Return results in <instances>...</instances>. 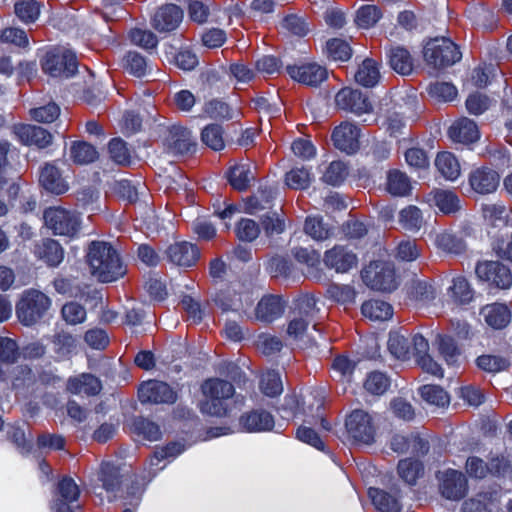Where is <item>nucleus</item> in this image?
<instances>
[{
  "label": "nucleus",
  "instance_id": "1",
  "mask_svg": "<svg viewBox=\"0 0 512 512\" xmlns=\"http://www.w3.org/2000/svg\"><path fill=\"white\" fill-rule=\"evenodd\" d=\"M51 306L52 300L45 293L27 289L16 304V315L23 325L32 326L47 314Z\"/></svg>",
  "mask_w": 512,
  "mask_h": 512
},
{
  "label": "nucleus",
  "instance_id": "2",
  "mask_svg": "<svg viewBox=\"0 0 512 512\" xmlns=\"http://www.w3.org/2000/svg\"><path fill=\"white\" fill-rule=\"evenodd\" d=\"M126 273L127 265L117 248L109 242L98 241V282H117Z\"/></svg>",
  "mask_w": 512,
  "mask_h": 512
},
{
  "label": "nucleus",
  "instance_id": "3",
  "mask_svg": "<svg viewBox=\"0 0 512 512\" xmlns=\"http://www.w3.org/2000/svg\"><path fill=\"white\" fill-rule=\"evenodd\" d=\"M318 312L314 296L306 294L298 297L287 325V335L293 339L302 338Z\"/></svg>",
  "mask_w": 512,
  "mask_h": 512
},
{
  "label": "nucleus",
  "instance_id": "4",
  "mask_svg": "<svg viewBox=\"0 0 512 512\" xmlns=\"http://www.w3.org/2000/svg\"><path fill=\"white\" fill-rule=\"evenodd\" d=\"M423 53L425 61L439 69L455 64L462 56L458 46L445 37L428 41Z\"/></svg>",
  "mask_w": 512,
  "mask_h": 512
},
{
  "label": "nucleus",
  "instance_id": "5",
  "mask_svg": "<svg viewBox=\"0 0 512 512\" xmlns=\"http://www.w3.org/2000/svg\"><path fill=\"white\" fill-rule=\"evenodd\" d=\"M363 282L373 290L393 291L397 287L394 265L386 261H373L361 271Z\"/></svg>",
  "mask_w": 512,
  "mask_h": 512
},
{
  "label": "nucleus",
  "instance_id": "6",
  "mask_svg": "<svg viewBox=\"0 0 512 512\" xmlns=\"http://www.w3.org/2000/svg\"><path fill=\"white\" fill-rule=\"evenodd\" d=\"M43 71L52 77H71L78 67L74 52L65 48L48 51L41 61Z\"/></svg>",
  "mask_w": 512,
  "mask_h": 512
},
{
  "label": "nucleus",
  "instance_id": "7",
  "mask_svg": "<svg viewBox=\"0 0 512 512\" xmlns=\"http://www.w3.org/2000/svg\"><path fill=\"white\" fill-rule=\"evenodd\" d=\"M161 137L165 150L174 156L186 155L196 149V139L191 130L180 124L165 127Z\"/></svg>",
  "mask_w": 512,
  "mask_h": 512
},
{
  "label": "nucleus",
  "instance_id": "8",
  "mask_svg": "<svg viewBox=\"0 0 512 512\" xmlns=\"http://www.w3.org/2000/svg\"><path fill=\"white\" fill-rule=\"evenodd\" d=\"M44 220L45 225L57 235L73 236L79 227L77 215L61 207L46 209Z\"/></svg>",
  "mask_w": 512,
  "mask_h": 512
},
{
  "label": "nucleus",
  "instance_id": "9",
  "mask_svg": "<svg viewBox=\"0 0 512 512\" xmlns=\"http://www.w3.org/2000/svg\"><path fill=\"white\" fill-rule=\"evenodd\" d=\"M337 108L355 115L371 113L372 103L366 93L350 87L342 88L335 95Z\"/></svg>",
  "mask_w": 512,
  "mask_h": 512
},
{
  "label": "nucleus",
  "instance_id": "10",
  "mask_svg": "<svg viewBox=\"0 0 512 512\" xmlns=\"http://www.w3.org/2000/svg\"><path fill=\"white\" fill-rule=\"evenodd\" d=\"M477 277L500 289H509L512 285L510 269L498 261L478 262L475 267Z\"/></svg>",
  "mask_w": 512,
  "mask_h": 512
},
{
  "label": "nucleus",
  "instance_id": "11",
  "mask_svg": "<svg viewBox=\"0 0 512 512\" xmlns=\"http://www.w3.org/2000/svg\"><path fill=\"white\" fill-rule=\"evenodd\" d=\"M348 434L357 442L370 444L374 440L375 429L370 415L360 409L354 410L346 419Z\"/></svg>",
  "mask_w": 512,
  "mask_h": 512
},
{
  "label": "nucleus",
  "instance_id": "12",
  "mask_svg": "<svg viewBox=\"0 0 512 512\" xmlns=\"http://www.w3.org/2000/svg\"><path fill=\"white\" fill-rule=\"evenodd\" d=\"M439 491L448 500H459L467 493V479L457 470L448 469L438 472Z\"/></svg>",
  "mask_w": 512,
  "mask_h": 512
},
{
  "label": "nucleus",
  "instance_id": "13",
  "mask_svg": "<svg viewBox=\"0 0 512 512\" xmlns=\"http://www.w3.org/2000/svg\"><path fill=\"white\" fill-rule=\"evenodd\" d=\"M138 397L142 403L173 404L177 393L165 382L150 380L140 385Z\"/></svg>",
  "mask_w": 512,
  "mask_h": 512
},
{
  "label": "nucleus",
  "instance_id": "14",
  "mask_svg": "<svg viewBox=\"0 0 512 512\" xmlns=\"http://www.w3.org/2000/svg\"><path fill=\"white\" fill-rule=\"evenodd\" d=\"M323 262L337 273H347L357 267V255L347 246L335 245L324 253Z\"/></svg>",
  "mask_w": 512,
  "mask_h": 512
},
{
  "label": "nucleus",
  "instance_id": "15",
  "mask_svg": "<svg viewBox=\"0 0 512 512\" xmlns=\"http://www.w3.org/2000/svg\"><path fill=\"white\" fill-rule=\"evenodd\" d=\"M286 70L293 80L308 86L316 87L328 77L327 69L317 63L289 65Z\"/></svg>",
  "mask_w": 512,
  "mask_h": 512
},
{
  "label": "nucleus",
  "instance_id": "16",
  "mask_svg": "<svg viewBox=\"0 0 512 512\" xmlns=\"http://www.w3.org/2000/svg\"><path fill=\"white\" fill-rule=\"evenodd\" d=\"M13 133L17 139L24 145H35L38 148H45L52 143V135L46 129L31 125L17 124L13 126Z\"/></svg>",
  "mask_w": 512,
  "mask_h": 512
},
{
  "label": "nucleus",
  "instance_id": "17",
  "mask_svg": "<svg viewBox=\"0 0 512 512\" xmlns=\"http://www.w3.org/2000/svg\"><path fill=\"white\" fill-rule=\"evenodd\" d=\"M359 128L350 122H342L332 132L334 146L348 154H352L359 148Z\"/></svg>",
  "mask_w": 512,
  "mask_h": 512
},
{
  "label": "nucleus",
  "instance_id": "18",
  "mask_svg": "<svg viewBox=\"0 0 512 512\" xmlns=\"http://www.w3.org/2000/svg\"><path fill=\"white\" fill-rule=\"evenodd\" d=\"M165 253L172 264L180 267H191L196 264L200 257L197 246L186 241L171 244Z\"/></svg>",
  "mask_w": 512,
  "mask_h": 512
},
{
  "label": "nucleus",
  "instance_id": "19",
  "mask_svg": "<svg viewBox=\"0 0 512 512\" xmlns=\"http://www.w3.org/2000/svg\"><path fill=\"white\" fill-rule=\"evenodd\" d=\"M183 19V11L175 4H166L159 7L153 15L152 26L158 32L175 30Z\"/></svg>",
  "mask_w": 512,
  "mask_h": 512
},
{
  "label": "nucleus",
  "instance_id": "20",
  "mask_svg": "<svg viewBox=\"0 0 512 512\" xmlns=\"http://www.w3.org/2000/svg\"><path fill=\"white\" fill-rule=\"evenodd\" d=\"M79 497V488L73 479L65 477L58 483L52 509L55 512H74L72 504Z\"/></svg>",
  "mask_w": 512,
  "mask_h": 512
},
{
  "label": "nucleus",
  "instance_id": "21",
  "mask_svg": "<svg viewBox=\"0 0 512 512\" xmlns=\"http://www.w3.org/2000/svg\"><path fill=\"white\" fill-rule=\"evenodd\" d=\"M499 174L490 168L482 167L469 175V185L478 194L485 195L496 191L499 185Z\"/></svg>",
  "mask_w": 512,
  "mask_h": 512
},
{
  "label": "nucleus",
  "instance_id": "22",
  "mask_svg": "<svg viewBox=\"0 0 512 512\" xmlns=\"http://www.w3.org/2000/svg\"><path fill=\"white\" fill-rule=\"evenodd\" d=\"M429 344L428 341L419 334L413 336V356L416 359L418 365L429 374L437 377L443 376V370L441 366L435 362L428 354Z\"/></svg>",
  "mask_w": 512,
  "mask_h": 512
},
{
  "label": "nucleus",
  "instance_id": "23",
  "mask_svg": "<svg viewBox=\"0 0 512 512\" xmlns=\"http://www.w3.org/2000/svg\"><path fill=\"white\" fill-rule=\"evenodd\" d=\"M239 425L246 432H262L271 430L274 426L273 416L262 409L252 410L242 414Z\"/></svg>",
  "mask_w": 512,
  "mask_h": 512
},
{
  "label": "nucleus",
  "instance_id": "24",
  "mask_svg": "<svg viewBox=\"0 0 512 512\" xmlns=\"http://www.w3.org/2000/svg\"><path fill=\"white\" fill-rule=\"evenodd\" d=\"M284 313V302L281 297L267 295L262 297L255 308V319L264 323H271Z\"/></svg>",
  "mask_w": 512,
  "mask_h": 512
},
{
  "label": "nucleus",
  "instance_id": "25",
  "mask_svg": "<svg viewBox=\"0 0 512 512\" xmlns=\"http://www.w3.org/2000/svg\"><path fill=\"white\" fill-rule=\"evenodd\" d=\"M256 177V166L247 161L235 164L228 172L230 185L238 191L247 190Z\"/></svg>",
  "mask_w": 512,
  "mask_h": 512
},
{
  "label": "nucleus",
  "instance_id": "26",
  "mask_svg": "<svg viewBox=\"0 0 512 512\" xmlns=\"http://www.w3.org/2000/svg\"><path fill=\"white\" fill-rule=\"evenodd\" d=\"M39 181L45 190L56 195L64 194L69 189L58 168L52 164H46L42 168Z\"/></svg>",
  "mask_w": 512,
  "mask_h": 512
},
{
  "label": "nucleus",
  "instance_id": "27",
  "mask_svg": "<svg viewBox=\"0 0 512 512\" xmlns=\"http://www.w3.org/2000/svg\"><path fill=\"white\" fill-rule=\"evenodd\" d=\"M480 315L490 327L502 329L506 327L511 320V312L505 304L493 303L484 306Z\"/></svg>",
  "mask_w": 512,
  "mask_h": 512
},
{
  "label": "nucleus",
  "instance_id": "28",
  "mask_svg": "<svg viewBox=\"0 0 512 512\" xmlns=\"http://www.w3.org/2000/svg\"><path fill=\"white\" fill-rule=\"evenodd\" d=\"M449 136L455 142L473 143L479 139V130L473 120L461 118L451 125Z\"/></svg>",
  "mask_w": 512,
  "mask_h": 512
},
{
  "label": "nucleus",
  "instance_id": "29",
  "mask_svg": "<svg viewBox=\"0 0 512 512\" xmlns=\"http://www.w3.org/2000/svg\"><path fill=\"white\" fill-rule=\"evenodd\" d=\"M497 491L480 492L463 503V512H492L498 506Z\"/></svg>",
  "mask_w": 512,
  "mask_h": 512
},
{
  "label": "nucleus",
  "instance_id": "30",
  "mask_svg": "<svg viewBox=\"0 0 512 512\" xmlns=\"http://www.w3.org/2000/svg\"><path fill=\"white\" fill-rule=\"evenodd\" d=\"M66 389L75 395H94L96 393V378L88 373L70 377L67 381Z\"/></svg>",
  "mask_w": 512,
  "mask_h": 512
},
{
  "label": "nucleus",
  "instance_id": "31",
  "mask_svg": "<svg viewBox=\"0 0 512 512\" xmlns=\"http://www.w3.org/2000/svg\"><path fill=\"white\" fill-rule=\"evenodd\" d=\"M36 255L43 259L49 266L59 265L64 257L62 247L58 242L52 239H45L41 244L37 245Z\"/></svg>",
  "mask_w": 512,
  "mask_h": 512
},
{
  "label": "nucleus",
  "instance_id": "32",
  "mask_svg": "<svg viewBox=\"0 0 512 512\" xmlns=\"http://www.w3.org/2000/svg\"><path fill=\"white\" fill-rule=\"evenodd\" d=\"M361 311L364 317L372 321H385L392 317V306L382 300L372 299L362 304Z\"/></svg>",
  "mask_w": 512,
  "mask_h": 512
},
{
  "label": "nucleus",
  "instance_id": "33",
  "mask_svg": "<svg viewBox=\"0 0 512 512\" xmlns=\"http://www.w3.org/2000/svg\"><path fill=\"white\" fill-rule=\"evenodd\" d=\"M202 392L205 397L230 400L235 394V389L230 382L219 378H213L208 379L203 383Z\"/></svg>",
  "mask_w": 512,
  "mask_h": 512
},
{
  "label": "nucleus",
  "instance_id": "34",
  "mask_svg": "<svg viewBox=\"0 0 512 512\" xmlns=\"http://www.w3.org/2000/svg\"><path fill=\"white\" fill-rule=\"evenodd\" d=\"M389 63L394 71L404 76L410 75L414 68L409 51L402 47H395L390 50Z\"/></svg>",
  "mask_w": 512,
  "mask_h": 512
},
{
  "label": "nucleus",
  "instance_id": "35",
  "mask_svg": "<svg viewBox=\"0 0 512 512\" xmlns=\"http://www.w3.org/2000/svg\"><path fill=\"white\" fill-rule=\"evenodd\" d=\"M380 79L378 63L370 58L365 59L355 73V80L364 87L375 86Z\"/></svg>",
  "mask_w": 512,
  "mask_h": 512
},
{
  "label": "nucleus",
  "instance_id": "36",
  "mask_svg": "<svg viewBox=\"0 0 512 512\" xmlns=\"http://www.w3.org/2000/svg\"><path fill=\"white\" fill-rule=\"evenodd\" d=\"M388 349L397 359H409L413 356V338L409 340L398 332H392L388 339Z\"/></svg>",
  "mask_w": 512,
  "mask_h": 512
},
{
  "label": "nucleus",
  "instance_id": "37",
  "mask_svg": "<svg viewBox=\"0 0 512 512\" xmlns=\"http://www.w3.org/2000/svg\"><path fill=\"white\" fill-rule=\"evenodd\" d=\"M435 166L440 174L447 180H455L460 175V164L450 152L439 153L435 160Z\"/></svg>",
  "mask_w": 512,
  "mask_h": 512
},
{
  "label": "nucleus",
  "instance_id": "38",
  "mask_svg": "<svg viewBox=\"0 0 512 512\" xmlns=\"http://www.w3.org/2000/svg\"><path fill=\"white\" fill-rule=\"evenodd\" d=\"M53 350L60 359L70 357L77 348L76 338L66 331H60L53 337Z\"/></svg>",
  "mask_w": 512,
  "mask_h": 512
},
{
  "label": "nucleus",
  "instance_id": "39",
  "mask_svg": "<svg viewBox=\"0 0 512 512\" xmlns=\"http://www.w3.org/2000/svg\"><path fill=\"white\" fill-rule=\"evenodd\" d=\"M70 159L77 165H85L94 161L96 149L85 141H74L69 150Z\"/></svg>",
  "mask_w": 512,
  "mask_h": 512
},
{
  "label": "nucleus",
  "instance_id": "40",
  "mask_svg": "<svg viewBox=\"0 0 512 512\" xmlns=\"http://www.w3.org/2000/svg\"><path fill=\"white\" fill-rule=\"evenodd\" d=\"M369 496L379 512H400L401 510L398 500L383 490L370 488Z\"/></svg>",
  "mask_w": 512,
  "mask_h": 512
},
{
  "label": "nucleus",
  "instance_id": "41",
  "mask_svg": "<svg viewBox=\"0 0 512 512\" xmlns=\"http://www.w3.org/2000/svg\"><path fill=\"white\" fill-rule=\"evenodd\" d=\"M387 191L394 196H405L411 185L407 175L399 170H391L387 175Z\"/></svg>",
  "mask_w": 512,
  "mask_h": 512
},
{
  "label": "nucleus",
  "instance_id": "42",
  "mask_svg": "<svg viewBox=\"0 0 512 512\" xmlns=\"http://www.w3.org/2000/svg\"><path fill=\"white\" fill-rule=\"evenodd\" d=\"M307 403V409H303V413L306 414L310 420H305L309 424H321L322 428L326 431L330 430V424L324 417V401L323 397H313L312 401L304 400V404Z\"/></svg>",
  "mask_w": 512,
  "mask_h": 512
},
{
  "label": "nucleus",
  "instance_id": "43",
  "mask_svg": "<svg viewBox=\"0 0 512 512\" xmlns=\"http://www.w3.org/2000/svg\"><path fill=\"white\" fill-rule=\"evenodd\" d=\"M435 205L445 214L455 213L460 209V199L452 191L436 190L433 193Z\"/></svg>",
  "mask_w": 512,
  "mask_h": 512
},
{
  "label": "nucleus",
  "instance_id": "44",
  "mask_svg": "<svg viewBox=\"0 0 512 512\" xmlns=\"http://www.w3.org/2000/svg\"><path fill=\"white\" fill-rule=\"evenodd\" d=\"M399 476L409 485H414L423 474V465L418 460L403 459L398 463Z\"/></svg>",
  "mask_w": 512,
  "mask_h": 512
},
{
  "label": "nucleus",
  "instance_id": "45",
  "mask_svg": "<svg viewBox=\"0 0 512 512\" xmlns=\"http://www.w3.org/2000/svg\"><path fill=\"white\" fill-rule=\"evenodd\" d=\"M419 392L423 400L438 407H445L450 402L448 393L438 385H424Z\"/></svg>",
  "mask_w": 512,
  "mask_h": 512
},
{
  "label": "nucleus",
  "instance_id": "46",
  "mask_svg": "<svg viewBox=\"0 0 512 512\" xmlns=\"http://www.w3.org/2000/svg\"><path fill=\"white\" fill-rule=\"evenodd\" d=\"M228 401L229 400L221 398L206 397V399L200 403V411L203 414L215 417L228 416L231 412Z\"/></svg>",
  "mask_w": 512,
  "mask_h": 512
},
{
  "label": "nucleus",
  "instance_id": "47",
  "mask_svg": "<svg viewBox=\"0 0 512 512\" xmlns=\"http://www.w3.org/2000/svg\"><path fill=\"white\" fill-rule=\"evenodd\" d=\"M363 386L372 395H382L389 388L390 379L382 372L373 371L367 375Z\"/></svg>",
  "mask_w": 512,
  "mask_h": 512
},
{
  "label": "nucleus",
  "instance_id": "48",
  "mask_svg": "<svg viewBox=\"0 0 512 512\" xmlns=\"http://www.w3.org/2000/svg\"><path fill=\"white\" fill-rule=\"evenodd\" d=\"M326 53L328 58L334 61H347L352 56V49L348 42L333 38L327 41Z\"/></svg>",
  "mask_w": 512,
  "mask_h": 512
},
{
  "label": "nucleus",
  "instance_id": "49",
  "mask_svg": "<svg viewBox=\"0 0 512 512\" xmlns=\"http://www.w3.org/2000/svg\"><path fill=\"white\" fill-rule=\"evenodd\" d=\"M435 244L443 251L453 254H460L466 250L465 242L448 232L437 234L435 237Z\"/></svg>",
  "mask_w": 512,
  "mask_h": 512
},
{
  "label": "nucleus",
  "instance_id": "50",
  "mask_svg": "<svg viewBox=\"0 0 512 512\" xmlns=\"http://www.w3.org/2000/svg\"><path fill=\"white\" fill-rule=\"evenodd\" d=\"M311 181V173L304 167L293 168L285 175L286 185L295 190L307 189L310 186Z\"/></svg>",
  "mask_w": 512,
  "mask_h": 512
},
{
  "label": "nucleus",
  "instance_id": "51",
  "mask_svg": "<svg viewBox=\"0 0 512 512\" xmlns=\"http://www.w3.org/2000/svg\"><path fill=\"white\" fill-rule=\"evenodd\" d=\"M304 230L306 234L317 241L326 240L332 235V229L323 223L320 217H308L305 221Z\"/></svg>",
  "mask_w": 512,
  "mask_h": 512
},
{
  "label": "nucleus",
  "instance_id": "52",
  "mask_svg": "<svg viewBox=\"0 0 512 512\" xmlns=\"http://www.w3.org/2000/svg\"><path fill=\"white\" fill-rule=\"evenodd\" d=\"M382 17L381 10L376 5H363L357 10L355 22L361 28L374 26Z\"/></svg>",
  "mask_w": 512,
  "mask_h": 512
},
{
  "label": "nucleus",
  "instance_id": "53",
  "mask_svg": "<svg viewBox=\"0 0 512 512\" xmlns=\"http://www.w3.org/2000/svg\"><path fill=\"white\" fill-rule=\"evenodd\" d=\"M134 432L143 436L148 441H157L161 438V430L159 426L143 417H137L133 421Z\"/></svg>",
  "mask_w": 512,
  "mask_h": 512
},
{
  "label": "nucleus",
  "instance_id": "54",
  "mask_svg": "<svg viewBox=\"0 0 512 512\" xmlns=\"http://www.w3.org/2000/svg\"><path fill=\"white\" fill-rule=\"evenodd\" d=\"M399 223L409 231L419 230L423 223L422 213L416 206H408L399 213Z\"/></svg>",
  "mask_w": 512,
  "mask_h": 512
},
{
  "label": "nucleus",
  "instance_id": "55",
  "mask_svg": "<svg viewBox=\"0 0 512 512\" xmlns=\"http://www.w3.org/2000/svg\"><path fill=\"white\" fill-rule=\"evenodd\" d=\"M202 142L212 150L219 151L224 148L223 130L220 125H207L201 133Z\"/></svg>",
  "mask_w": 512,
  "mask_h": 512
},
{
  "label": "nucleus",
  "instance_id": "56",
  "mask_svg": "<svg viewBox=\"0 0 512 512\" xmlns=\"http://www.w3.org/2000/svg\"><path fill=\"white\" fill-rule=\"evenodd\" d=\"M437 344L439 354L443 357L448 365H453L457 362L460 351L456 345L455 340L449 336H437Z\"/></svg>",
  "mask_w": 512,
  "mask_h": 512
},
{
  "label": "nucleus",
  "instance_id": "57",
  "mask_svg": "<svg viewBox=\"0 0 512 512\" xmlns=\"http://www.w3.org/2000/svg\"><path fill=\"white\" fill-rule=\"evenodd\" d=\"M214 301L223 311H239L242 308L241 296L234 290L220 291Z\"/></svg>",
  "mask_w": 512,
  "mask_h": 512
},
{
  "label": "nucleus",
  "instance_id": "58",
  "mask_svg": "<svg viewBox=\"0 0 512 512\" xmlns=\"http://www.w3.org/2000/svg\"><path fill=\"white\" fill-rule=\"evenodd\" d=\"M261 391L269 397H275L282 393L283 385L280 375L276 371H267L260 380Z\"/></svg>",
  "mask_w": 512,
  "mask_h": 512
},
{
  "label": "nucleus",
  "instance_id": "59",
  "mask_svg": "<svg viewBox=\"0 0 512 512\" xmlns=\"http://www.w3.org/2000/svg\"><path fill=\"white\" fill-rule=\"evenodd\" d=\"M110 158L119 165H129L131 162L130 151L126 143L120 138L112 139L108 144Z\"/></svg>",
  "mask_w": 512,
  "mask_h": 512
},
{
  "label": "nucleus",
  "instance_id": "60",
  "mask_svg": "<svg viewBox=\"0 0 512 512\" xmlns=\"http://www.w3.org/2000/svg\"><path fill=\"white\" fill-rule=\"evenodd\" d=\"M15 13L21 21L32 23L38 19L40 7L34 0H22L15 4Z\"/></svg>",
  "mask_w": 512,
  "mask_h": 512
},
{
  "label": "nucleus",
  "instance_id": "61",
  "mask_svg": "<svg viewBox=\"0 0 512 512\" xmlns=\"http://www.w3.org/2000/svg\"><path fill=\"white\" fill-rule=\"evenodd\" d=\"M451 297L458 303L465 304L472 300L473 290L464 277L453 279V285L449 288Z\"/></svg>",
  "mask_w": 512,
  "mask_h": 512
},
{
  "label": "nucleus",
  "instance_id": "62",
  "mask_svg": "<svg viewBox=\"0 0 512 512\" xmlns=\"http://www.w3.org/2000/svg\"><path fill=\"white\" fill-rule=\"evenodd\" d=\"M431 98L437 101H452L457 96V89L447 82H434L427 88Z\"/></svg>",
  "mask_w": 512,
  "mask_h": 512
},
{
  "label": "nucleus",
  "instance_id": "63",
  "mask_svg": "<svg viewBox=\"0 0 512 512\" xmlns=\"http://www.w3.org/2000/svg\"><path fill=\"white\" fill-rule=\"evenodd\" d=\"M477 366L486 372L497 373L509 367V361L497 355H481L476 360Z\"/></svg>",
  "mask_w": 512,
  "mask_h": 512
},
{
  "label": "nucleus",
  "instance_id": "64",
  "mask_svg": "<svg viewBox=\"0 0 512 512\" xmlns=\"http://www.w3.org/2000/svg\"><path fill=\"white\" fill-rule=\"evenodd\" d=\"M347 175V166L341 161H333L327 167L322 179L325 183L336 186L341 184L345 180Z\"/></svg>",
  "mask_w": 512,
  "mask_h": 512
}]
</instances>
